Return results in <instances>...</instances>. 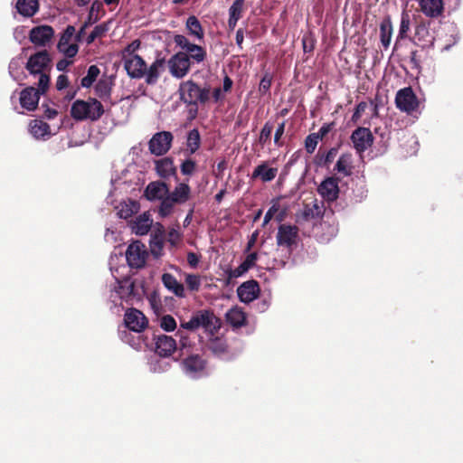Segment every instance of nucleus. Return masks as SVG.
Returning a JSON list of instances; mask_svg holds the SVG:
<instances>
[{
  "instance_id": "f257e3e1",
  "label": "nucleus",
  "mask_w": 463,
  "mask_h": 463,
  "mask_svg": "<svg viewBox=\"0 0 463 463\" xmlns=\"http://www.w3.org/2000/svg\"><path fill=\"white\" fill-rule=\"evenodd\" d=\"M124 68L131 79H145L148 85L156 84L165 69L164 59H156L147 67L139 55H130L123 59Z\"/></svg>"
},
{
  "instance_id": "f03ea898",
  "label": "nucleus",
  "mask_w": 463,
  "mask_h": 463,
  "mask_svg": "<svg viewBox=\"0 0 463 463\" xmlns=\"http://www.w3.org/2000/svg\"><path fill=\"white\" fill-rule=\"evenodd\" d=\"M104 113V108L96 99H77L71 108V116L75 120H98Z\"/></svg>"
},
{
  "instance_id": "7ed1b4c3",
  "label": "nucleus",
  "mask_w": 463,
  "mask_h": 463,
  "mask_svg": "<svg viewBox=\"0 0 463 463\" xmlns=\"http://www.w3.org/2000/svg\"><path fill=\"white\" fill-rule=\"evenodd\" d=\"M51 58L46 50L38 52L32 55L27 63L26 69L32 75H38V86L42 91H46L50 84V77L45 70L50 66Z\"/></svg>"
},
{
  "instance_id": "20e7f679",
  "label": "nucleus",
  "mask_w": 463,
  "mask_h": 463,
  "mask_svg": "<svg viewBox=\"0 0 463 463\" xmlns=\"http://www.w3.org/2000/svg\"><path fill=\"white\" fill-rule=\"evenodd\" d=\"M178 91L180 99L190 105L205 104L210 99V88H201L191 80L181 82Z\"/></svg>"
},
{
  "instance_id": "39448f33",
  "label": "nucleus",
  "mask_w": 463,
  "mask_h": 463,
  "mask_svg": "<svg viewBox=\"0 0 463 463\" xmlns=\"http://www.w3.org/2000/svg\"><path fill=\"white\" fill-rule=\"evenodd\" d=\"M183 373L191 379H199L208 374L206 361L199 354H189L181 363Z\"/></svg>"
},
{
  "instance_id": "423d86ee",
  "label": "nucleus",
  "mask_w": 463,
  "mask_h": 463,
  "mask_svg": "<svg viewBox=\"0 0 463 463\" xmlns=\"http://www.w3.org/2000/svg\"><path fill=\"white\" fill-rule=\"evenodd\" d=\"M75 27L68 25L61 33L57 43L58 51L66 58H73L79 52L78 42L75 41Z\"/></svg>"
},
{
  "instance_id": "0eeeda50",
  "label": "nucleus",
  "mask_w": 463,
  "mask_h": 463,
  "mask_svg": "<svg viewBox=\"0 0 463 463\" xmlns=\"http://www.w3.org/2000/svg\"><path fill=\"white\" fill-rule=\"evenodd\" d=\"M173 139V134L169 131L157 132L150 138L148 150L154 156H164L171 148Z\"/></svg>"
},
{
  "instance_id": "6e6552de",
  "label": "nucleus",
  "mask_w": 463,
  "mask_h": 463,
  "mask_svg": "<svg viewBox=\"0 0 463 463\" xmlns=\"http://www.w3.org/2000/svg\"><path fill=\"white\" fill-rule=\"evenodd\" d=\"M168 69L171 75L176 79H182L187 75L192 65L187 53L179 52L168 60Z\"/></svg>"
},
{
  "instance_id": "1a4fd4ad",
  "label": "nucleus",
  "mask_w": 463,
  "mask_h": 463,
  "mask_svg": "<svg viewBox=\"0 0 463 463\" xmlns=\"http://www.w3.org/2000/svg\"><path fill=\"white\" fill-rule=\"evenodd\" d=\"M148 256L146 246L140 241L131 243L126 251V260L129 267L140 269L144 267Z\"/></svg>"
},
{
  "instance_id": "9d476101",
  "label": "nucleus",
  "mask_w": 463,
  "mask_h": 463,
  "mask_svg": "<svg viewBox=\"0 0 463 463\" xmlns=\"http://www.w3.org/2000/svg\"><path fill=\"white\" fill-rule=\"evenodd\" d=\"M396 107L403 112L411 113L419 106V100L411 87L400 90L395 97Z\"/></svg>"
},
{
  "instance_id": "9b49d317",
  "label": "nucleus",
  "mask_w": 463,
  "mask_h": 463,
  "mask_svg": "<svg viewBox=\"0 0 463 463\" xmlns=\"http://www.w3.org/2000/svg\"><path fill=\"white\" fill-rule=\"evenodd\" d=\"M351 141L355 151L362 155L373 145V137L369 128L360 127L352 133Z\"/></svg>"
},
{
  "instance_id": "f8f14e48",
  "label": "nucleus",
  "mask_w": 463,
  "mask_h": 463,
  "mask_svg": "<svg viewBox=\"0 0 463 463\" xmlns=\"http://www.w3.org/2000/svg\"><path fill=\"white\" fill-rule=\"evenodd\" d=\"M124 322L129 330L136 333L142 332L148 325V320L145 315L136 308H130L126 311Z\"/></svg>"
},
{
  "instance_id": "ddd939ff",
  "label": "nucleus",
  "mask_w": 463,
  "mask_h": 463,
  "mask_svg": "<svg viewBox=\"0 0 463 463\" xmlns=\"http://www.w3.org/2000/svg\"><path fill=\"white\" fill-rule=\"evenodd\" d=\"M113 259L114 258L111 256L109 265H110L111 274L114 277L115 281H116V286L114 288V293L119 298L128 300V298L133 294L134 283L129 279L120 278L116 274V273H118V269L115 270L113 269V267H112Z\"/></svg>"
},
{
  "instance_id": "4468645a",
  "label": "nucleus",
  "mask_w": 463,
  "mask_h": 463,
  "mask_svg": "<svg viewBox=\"0 0 463 463\" xmlns=\"http://www.w3.org/2000/svg\"><path fill=\"white\" fill-rule=\"evenodd\" d=\"M298 228L295 225L281 224L276 236L279 246L291 249L297 243Z\"/></svg>"
},
{
  "instance_id": "2eb2a0df",
  "label": "nucleus",
  "mask_w": 463,
  "mask_h": 463,
  "mask_svg": "<svg viewBox=\"0 0 463 463\" xmlns=\"http://www.w3.org/2000/svg\"><path fill=\"white\" fill-rule=\"evenodd\" d=\"M54 30L50 25L33 27L29 33V39L36 46L44 47L53 37Z\"/></svg>"
},
{
  "instance_id": "dca6fc26",
  "label": "nucleus",
  "mask_w": 463,
  "mask_h": 463,
  "mask_svg": "<svg viewBox=\"0 0 463 463\" xmlns=\"http://www.w3.org/2000/svg\"><path fill=\"white\" fill-rule=\"evenodd\" d=\"M45 91H42L40 87L36 90L33 87H28L20 93V104L22 108L28 111H33L37 108L39 99Z\"/></svg>"
},
{
  "instance_id": "f3484780",
  "label": "nucleus",
  "mask_w": 463,
  "mask_h": 463,
  "mask_svg": "<svg viewBox=\"0 0 463 463\" xmlns=\"http://www.w3.org/2000/svg\"><path fill=\"white\" fill-rule=\"evenodd\" d=\"M318 194L327 202H334L339 194L338 179L335 177L326 178L317 188Z\"/></svg>"
},
{
  "instance_id": "a211bd4d",
  "label": "nucleus",
  "mask_w": 463,
  "mask_h": 463,
  "mask_svg": "<svg viewBox=\"0 0 463 463\" xmlns=\"http://www.w3.org/2000/svg\"><path fill=\"white\" fill-rule=\"evenodd\" d=\"M260 287L257 281L248 280L237 288V295L243 303H250L259 297Z\"/></svg>"
},
{
  "instance_id": "6ab92c4d",
  "label": "nucleus",
  "mask_w": 463,
  "mask_h": 463,
  "mask_svg": "<svg viewBox=\"0 0 463 463\" xmlns=\"http://www.w3.org/2000/svg\"><path fill=\"white\" fill-rule=\"evenodd\" d=\"M422 14L429 18H438L443 14L444 0H419Z\"/></svg>"
},
{
  "instance_id": "aec40b11",
  "label": "nucleus",
  "mask_w": 463,
  "mask_h": 463,
  "mask_svg": "<svg viewBox=\"0 0 463 463\" xmlns=\"http://www.w3.org/2000/svg\"><path fill=\"white\" fill-rule=\"evenodd\" d=\"M176 348V342L172 336L159 335L156 337V352L160 356H169Z\"/></svg>"
},
{
  "instance_id": "412c9836",
  "label": "nucleus",
  "mask_w": 463,
  "mask_h": 463,
  "mask_svg": "<svg viewBox=\"0 0 463 463\" xmlns=\"http://www.w3.org/2000/svg\"><path fill=\"white\" fill-rule=\"evenodd\" d=\"M168 195V186L163 182H152L145 190V196L149 201H160Z\"/></svg>"
},
{
  "instance_id": "4be33fe9",
  "label": "nucleus",
  "mask_w": 463,
  "mask_h": 463,
  "mask_svg": "<svg viewBox=\"0 0 463 463\" xmlns=\"http://www.w3.org/2000/svg\"><path fill=\"white\" fill-rule=\"evenodd\" d=\"M28 129L35 139L46 140L52 136L50 126L41 119L31 120Z\"/></svg>"
},
{
  "instance_id": "5701e85b",
  "label": "nucleus",
  "mask_w": 463,
  "mask_h": 463,
  "mask_svg": "<svg viewBox=\"0 0 463 463\" xmlns=\"http://www.w3.org/2000/svg\"><path fill=\"white\" fill-rule=\"evenodd\" d=\"M353 168L354 165L352 154L345 153L338 157L333 171L342 177H346L352 175Z\"/></svg>"
},
{
  "instance_id": "b1692460",
  "label": "nucleus",
  "mask_w": 463,
  "mask_h": 463,
  "mask_svg": "<svg viewBox=\"0 0 463 463\" xmlns=\"http://www.w3.org/2000/svg\"><path fill=\"white\" fill-rule=\"evenodd\" d=\"M278 174V168L270 167L269 163L264 162L258 166L252 172L251 179H260L264 183L272 181Z\"/></svg>"
},
{
  "instance_id": "393cba45",
  "label": "nucleus",
  "mask_w": 463,
  "mask_h": 463,
  "mask_svg": "<svg viewBox=\"0 0 463 463\" xmlns=\"http://www.w3.org/2000/svg\"><path fill=\"white\" fill-rule=\"evenodd\" d=\"M433 33L429 30L428 26L424 24L417 25L415 30V41L422 48H430L434 44Z\"/></svg>"
},
{
  "instance_id": "a878e982",
  "label": "nucleus",
  "mask_w": 463,
  "mask_h": 463,
  "mask_svg": "<svg viewBox=\"0 0 463 463\" xmlns=\"http://www.w3.org/2000/svg\"><path fill=\"white\" fill-rule=\"evenodd\" d=\"M163 285L173 294L178 298L185 297V289L182 283H180L172 274L164 273L162 275Z\"/></svg>"
},
{
  "instance_id": "bb28decb",
  "label": "nucleus",
  "mask_w": 463,
  "mask_h": 463,
  "mask_svg": "<svg viewBox=\"0 0 463 463\" xmlns=\"http://www.w3.org/2000/svg\"><path fill=\"white\" fill-rule=\"evenodd\" d=\"M15 8L24 17L33 16L39 10L38 0H16Z\"/></svg>"
},
{
  "instance_id": "cd10ccee",
  "label": "nucleus",
  "mask_w": 463,
  "mask_h": 463,
  "mask_svg": "<svg viewBox=\"0 0 463 463\" xmlns=\"http://www.w3.org/2000/svg\"><path fill=\"white\" fill-rule=\"evenodd\" d=\"M152 222L153 221L150 218V215L144 213L136 218L132 224V231L137 235H145L149 232Z\"/></svg>"
},
{
  "instance_id": "c85d7f7f",
  "label": "nucleus",
  "mask_w": 463,
  "mask_h": 463,
  "mask_svg": "<svg viewBox=\"0 0 463 463\" xmlns=\"http://www.w3.org/2000/svg\"><path fill=\"white\" fill-rule=\"evenodd\" d=\"M185 28L188 31L189 35L194 37L197 41H203L204 32L203 26L194 15H191L187 18L185 23Z\"/></svg>"
},
{
  "instance_id": "c756f323",
  "label": "nucleus",
  "mask_w": 463,
  "mask_h": 463,
  "mask_svg": "<svg viewBox=\"0 0 463 463\" xmlns=\"http://www.w3.org/2000/svg\"><path fill=\"white\" fill-rule=\"evenodd\" d=\"M199 327H203L207 331L216 328L217 318L213 313L209 310H201L195 314Z\"/></svg>"
},
{
  "instance_id": "7c9ffc66",
  "label": "nucleus",
  "mask_w": 463,
  "mask_h": 463,
  "mask_svg": "<svg viewBox=\"0 0 463 463\" xmlns=\"http://www.w3.org/2000/svg\"><path fill=\"white\" fill-rule=\"evenodd\" d=\"M244 1L245 0H234L229 8L228 26L231 30H234L238 21L242 15Z\"/></svg>"
},
{
  "instance_id": "2f4dec72",
  "label": "nucleus",
  "mask_w": 463,
  "mask_h": 463,
  "mask_svg": "<svg viewBox=\"0 0 463 463\" xmlns=\"http://www.w3.org/2000/svg\"><path fill=\"white\" fill-rule=\"evenodd\" d=\"M191 189L188 184L181 183L175 186L173 192L168 191L170 198L177 204L184 203L188 201Z\"/></svg>"
},
{
  "instance_id": "473e14b6",
  "label": "nucleus",
  "mask_w": 463,
  "mask_h": 463,
  "mask_svg": "<svg viewBox=\"0 0 463 463\" xmlns=\"http://www.w3.org/2000/svg\"><path fill=\"white\" fill-rule=\"evenodd\" d=\"M226 320L233 327H241L245 324L246 314L239 307H232L225 315Z\"/></svg>"
},
{
  "instance_id": "72a5a7b5",
  "label": "nucleus",
  "mask_w": 463,
  "mask_h": 463,
  "mask_svg": "<svg viewBox=\"0 0 463 463\" xmlns=\"http://www.w3.org/2000/svg\"><path fill=\"white\" fill-rule=\"evenodd\" d=\"M156 170L162 178H168L175 175V167L172 159L165 157L156 162Z\"/></svg>"
},
{
  "instance_id": "f704fd0d",
  "label": "nucleus",
  "mask_w": 463,
  "mask_h": 463,
  "mask_svg": "<svg viewBox=\"0 0 463 463\" xmlns=\"http://www.w3.org/2000/svg\"><path fill=\"white\" fill-rule=\"evenodd\" d=\"M392 35V24L389 18L383 20L380 24V40L383 47L389 48Z\"/></svg>"
},
{
  "instance_id": "c9c22d12",
  "label": "nucleus",
  "mask_w": 463,
  "mask_h": 463,
  "mask_svg": "<svg viewBox=\"0 0 463 463\" xmlns=\"http://www.w3.org/2000/svg\"><path fill=\"white\" fill-rule=\"evenodd\" d=\"M188 57L190 58V61L193 63H201L204 61L206 58V51L200 45L193 43L185 52Z\"/></svg>"
},
{
  "instance_id": "e433bc0d",
  "label": "nucleus",
  "mask_w": 463,
  "mask_h": 463,
  "mask_svg": "<svg viewBox=\"0 0 463 463\" xmlns=\"http://www.w3.org/2000/svg\"><path fill=\"white\" fill-rule=\"evenodd\" d=\"M138 211V203L135 201H128L120 203L118 214L122 219H128Z\"/></svg>"
},
{
  "instance_id": "4c0bfd02",
  "label": "nucleus",
  "mask_w": 463,
  "mask_h": 463,
  "mask_svg": "<svg viewBox=\"0 0 463 463\" xmlns=\"http://www.w3.org/2000/svg\"><path fill=\"white\" fill-rule=\"evenodd\" d=\"M200 134L197 129H192L187 135L186 146L190 154H194L200 146Z\"/></svg>"
},
{
  "instance_id": "58836bf2",
  "label": "nucleus",
  "mask_w": 463,
  "mask_h": 463,
  "mask_svg": "<svg viewBox=\"0 0 463 463\" xmlns=\"http://www.w3.org/2000/svg\"><path fill=\"white\" fill-rule=\"evenodd\" d=\"M411 29V17L406 12H402L401 15V24L399 28L398 38L405 39L408 37V33Z\"/></svg>"
},
{
  "instance_id": "ea45409f",
  "label": "nucleus",
  "mask_w": 463,
  "mask_h": 463,
  "mask_svg": "<svg viewBox=\"0 0 463 463\" xmlns=\"http://www.w3.org/2000/svg\"><path fill=\"white\" fill-rule=\"evenodd\" d=\"M99 74V69L96 65L89 67L87 75L81 79V86L83 88H90L96 80Z\"/></svg>"
},
{
  "instance_id": "a19ab883",
  "label": "nucleus",
  "mask_w": 463,
  "mask_h": 463,
  "mask_svg": "<svg viewBox=\"0 0 463 463\" xmlns=\"http://www.w3.org/2000/svg\"><path fill=\"white\" fill-rule=\"evenodd\" d=\"M184 282L190 291H199L202 284V278L197 274H185Z\"/></svg>"
},
{
  "instance_id": "79ce46f5",
  "label": "nucleus",
  "mask_w": 463,
  "mask_h": 463,
  "mask_svg": "<svg viewBox=\"0 0 463 463\" xmlns=\"http://www.w3.org/2000/svg\"><path fill=\"white\" fill-rule=\"evenodd\" d=\"M161 203L158 208V213L161 217L168 216L174 209L175 203L170 198L169 195H166L165 198L160 200Z\"/></svg>"
},
{
  "instance_id": "37998d69",
  "label": "nucleus",
  "mask_w": 463,
  "mask_h": 463,
  "mask_svg": "<svg viewBox=\"0 0 463 463\" xmlns=\"http://www.w3.org/2000/svg\"><path fill=\"white\" fill-rule=\"evenodd\" d=\"M22 64H23V61L21 58H18V57L12 59L9 63V67H8L9 74L15 80H17L19 78V72L21 71Z\"/></svg>"
},
{
  "instance_id": "c03bdc74",
  "label": "nucleus",
  "mask_w": 463,
  "mask_h": 463,
  "mask_svg": "<svg viewBox=\"0 0 463 463\" xmlns=\"http://www.w3.org/2000/svg\"><path fill=\"white\" fill-rule=\"evenodd\" d=\"M257 259H258V254L256 252L250 253L246 257L245 260L239 267L240 271L238 272V275H241V273H243V272L249 270L250 268H252L255 265Z\"/></svg>"
},
{
  "instance_id": "a18cd8bd",
  "label": "nucleus",
  "mask_w": 463,
  "mask_h": 463,
  "mask_svg": "<svg viewBox=\"0 0 463 463\" xmlns=\"http://www.w3.org/2000/svg\"><path fill=\"white\" fill-rule=\"evenodd\" d=\"M149 367L150 371L154 373H162L168 369L169 363L159 358H155L150 361Z\"/></svg>"
},
{
  "instance_id": "49530a36",
  "label": "nucleus",
  "mask_w": 463,
  "mask_h": 463,
  "mask_svg": "<svg viewBox=\"0 0 463 463\" xmlns=\"http://www.w3.org/2000/svg\"><path fill=\"white\" fill-rule=\"evenodd\" d=\"M320 138L315 133L308 135L305 140V148L308 154H312L319 142Z\"/></svg>"
},
{
  "instance_id": "de8ad7c7",
  "label": "nucleus",
  "mask_w": 463,
  "mask_h": 463,
  "mask_svg": "<svg viewBox=\"0 0 463 463\" xmlns=\"http://www.w3.org/2000/svg\"><path fill=\"white\" fill-rule=\"evenodd\" d=\"M108 28L105 24H99L94 27L92 32L89 34V36L86 39V42L88 44L93 43L96 38L102 36L106 32Z\"/></svg>"
},
{
  "instance_id": "09e8293b",
  "label": "nucleus",
  "mask_w": 463,
  "mask_h": 463,
  "mask_svg": "<svg viewBox=\"0 0 463 463\" xmlns=\"http://www.w3.org/2000/svg\"><path fill=\"white\" fill-rule=\"evenodd\" d=\"M160 326L167 332L174 331L176 327V322L170 315H165L160 319Z\"/></svg>"
},
{
  "instance_id": "8fccbe9b",
  "label": "nucleus",
  "mask_w": 463,
  "mask_h": 463,
  "mask_svg": "<svg viewBox=\"0 0 463 463\" xmlns=\"http://www.w3.org/2000/svg\"><path fill=\"white\" fill-rule=\"evenodd\" d=\"M140 47V42L138 40L133 41L129 43L122 52V59L128 58L130 55H137L136 53L137 50Z\"/></svg>"
},
{
  "instance_id": "3c124183",
  "label": "nucleus",
  "mask_w": 463,
  "mask_h": 463,
  "mask_svg": "<svg viewBox=\"0 0 463 463\" xmlns=\"http://www.w3.org/2000/svg\"><path fill=\"white\" fill-rule=\"evenodd\" d=\"M175 43L184 52L193 44L184 35L176 34L174 37Z\"/></svg>"
},
{
  "instance_id": "603ef678",
  "label": "nucleus",
  "mask_w": 463,
  "mask_h": 463,
  "mask_svg": "<svg viewBox=\"0 0 463 463\" xmlns=\"http://www.w3.org/2000/svg\"><path fill=\"white\" fill-rule=\"evenodd\" d=\"M195 166L196 165L194 161L187 159L182 163L181 172L183 175H190L194 172Z\"/></svg>"
},
{
  "instance_id": "864d4df0",
  "label": "nucleus",
  "mask_w": 463,
  "mask_h": 463,
  "mask_svg": "<svg viewBox=\"0 0 463 463\" xmlns=\"http://www.w3.org/2000/svg\"><path fill=\"white\" fill-rule=\"evenodd\" d=\"M271 132H272V126L269 123H266L260 131V142L261 144H265L270 138Z\"/></svg>"
},
{
  "instance_id": "5fc2aeb1",
  "label": "nucleus",
  "mask_w": 463,
  "mask_h": 463,
  "mask_svg": "<svg viewBox=\"0 0 463 463\" xmlns=\"http://www.w3.org/2000/svg\"><path fill=\"white\" fill-rule=\"evenodd\" d=\"M271 77L269 74H266L260 80L259 85V91L260 94H266L271 86Z\"/></svg>"
},
{
  "instance_id": "6e6d98bb",
  "label": "nucleus",
  "mask_w": 463,
  "mask_h": 463,
  "mask_svg": "<svg viewBox=\"0 0 463 463\" xmlns=\"http://www.w3.org/2000/svg\"><path fill=\"white\" fill-rule=\"evenodd\" d=\"M367 107H368V105L364 101L358 103L354 109V112L352 116V121L356 123L360 119V118L362 117V114L365 111Z\"/></svg>"
},
{
  "instance_id": "4d7b16f0",
  "label": "nucleus",
  "mask_w": 463,
  "mask_h": 463,
  "mask_svg": "<svg viewBox=\"0 0 463 463\" xmlns=\"http://www.w3.org/2000/svg\"><path fill=\"white\" fill-rule=\"evenodd\" d=\"M337 154V149L333 147L330 148L326 154L323 156V164L324 165H328L330 163H332Z\"/></svg>"
},
{
  "instance_id": "13d9d810",
  "label": "nucleus",
  "mask_w": 463,
  "mask_h": 463,
  "mask_svg": "<svg viewBox=\"0 0 463 463\" xmlns=\"http://www.w3.org/2000/svg\"><path fill=\"white\" fill-rule=\"evenodd\" d=\"M201 257L197 255L194 252H188L187 253V262L189 266L193 269H196L199 262H200Z\"/></svg>"
},
{
  "instance_id": "bf43d9fd",
  "label": "nucleus",
  "mask_w": 463,
  "mask_h": 463,
  "mask_svg": "<svg viewBox=\"0 0 463 463\" xmlns=\"http://www.w3.org/2000/svg\"><path fill=\"white\" fill-rule=\"evenodd\" d=\"M180 335V343H179V348L182 352V354L184 355L188 353V348L190 347V341L186 336L182 335V334L179 332Z\"/></svg>"
},
{
  "instance_id": "052dcab7",
  "label": "nucleus",
  "mask_w": 463,
  "mask_h": 463,
  "mask_svg": "<svg viewBox=\"0 0 463 463\" xmlns=\"http://www.w3.org/2000/svg\"><path fill=\"white\" fill-rule=\"evenodd\" d=\"M181 238V234L178 231V228H172L168 232V241L171 242V244L175 245L176 244Z\"/></svg>"
},
{
  "instance_id": "680f3d73",
  "label": "nucleus",
  "mask_w": 463,
  "mask_h": 463,
  "mask_svg": "<svg viewBox=\"0 0 463 463\" xmlns=\"http://www.w3.org/2000/svg\"><path fill=\"white\" fill-rule=\"evenodd\" d=\"M182 327L188 330H194L199 328V324L196 319V316L194 315L189 321L183 323Z\"/></svg>"
},
{
  "instance_id": "e2e57ef3",
  "label": "nucleus",
  "mask_w": 463,
  "mask_h": 463,
  "mask_svg": "<svg viewBox=\"0 0 463 463\" xmlns=\"http://www.w3.org/2000/svg\"><path fill=\"white\" fill-rule=\"evenodd\" d=\"M279 211V205L273 204L266 213L263 220V224H267L273 218L274 214Z\"/></svg>"
},
{
  "instance_id": "0e129e2a",
  "label": "nucleus",
  "mask_w": 463,
  "mask_h": 463,
  "mask_svg": "<svg viewBox=\"0 0 463 463\" xmlns=\"http://www.w3.org/2000/svg\"><path fill=\"white\" fill-rule=\"evenodd\" d=\"M284 131H285V122H282L278 126L276 132H275V136H274V143L277 146L281 145L279 140H280V137L283 136Z\"/></svg>"
},
{
  "instance_id": "69168bd1",
  "label": "nucleus",
  "mask_w": 463,
  "mask_h": 463,
  "mask_svg": "<svg viewBox=\"0 0 463 463\" xmlns=\"http://www.w3.org/2000/svg\"><path fill=\"white\" fill-rule=\"evenodd\" d=\"M210 347L215 354H220L224 351L225 345L222 340H215L211 343Z\"/></svg>"
},
{
  "instance_id": "338daca9",
  "label": "nucleus",
  "mask_w": 463,
  "mask_h": 463,
  "mask_svg": "<svg viewBox=\"0 0 463 463\" xmlns=\"http://www.w3.org/2000/svg\"><path fill=\"white\" fill-rule=\"evenodd\" d=\"M68 84H69V80L66 75L61 74V75L58 76L57 80H56L57 90H61L65 89L68 86Z\"/></svg>"
},
{
  "instance_id": "774afa93",
  "label": "nucleus",
  "mask_w": 463,
  "mask_h": 463,
  "mask_svg": "<svg viewBox=\"0 0 463 463\" xmlns=\"http://www.w3.org/2000/svg\"><path fill=\"white\" fill-rule=\"evenodd\" d=\"M129 335L130 334L127 331L120 332V337L124 342L128 343L135 348H137L139 346V342L131 341Z\"/></svg>"
}]
</instances>
